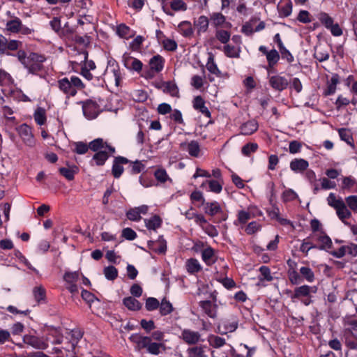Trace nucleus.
Masks as SVG:
<instances>
[{"mask_svg": "<svg viewBox=\"0 0 357 357\" xmlns=\"http://www.w3.org/2000/svg\"><path fill=\"white\" fill-rule=\"evenodd\" d=\"M13 82V78L9 73L0 68V85L9 84Z\"/></svg>", "mask_w": 357, "mask_h": 357, "instance_id": "bf43d9fd", "label": "nucleus"}, {"mask_svg": "<svg viewBox=\"0 0 357 357\" xmlns=\"http://www.w3.org/2000/svg\"><path fill=\"white\" fill-rule=\"evenodd\" d=\"M57 86L68 96H75L77 93V90L71 85L70 80L67 77L59 79L57 82Z\"/></svg>", "mask_w": 357, "mask_h": 357, "instance_id": "ddd939ff", "label": "nucleus"}, {"mask_svg": "<svg viewBox=\"0 0 357 357\" xmlns=\"http://www.w3.org/2000/svg\"><path fill=\"white\" fill-rule=\"evenodd\" d=\"M209 344L213 348H220L225 344V340L219 336L211 335L208 338Z\"/></svg>", "mask_w": 357, "mask_h": 357, "instance_id": "49530a36", "label": "nucleus"}, {"mask_svg": "<svg viewBox=\"0 0 357 357\" xmlns=\"http://www.w3.org/2000/svg\"><path fill=\"white\" fill-rule=\"evenodd\" d=\"M317 241L321 243L319 245H317L319 250L328 251L333 248L331 238L324 231H322L321 234L317 236Z\"/></svg>", "mask_w": 357, "mask_h": 357, "instance_id": "4be33fe9", "label": "nucleus"}, {"mask_svg": "<svg viewBox=\"0 0 357 357\" xmlns=\"http://www.w3.org/2000/svg\"><path fill=\"white\" fill-rule=\"evenodd\" d=\"M308 166V162L302 158L294 159L290 162L291 169L296 173H303L307 169Z\"/></svg>", "mask_w": 357, "mask_h": 357, "instance_id": "dca6fc26", "label": "nucleus"}, {"mask_svg": "<svg viewBox=\"0 0 357 357\" xmlns=\"http://www.w3.org/2000/svg\"><path fill=\"white\" fill-rule=\"evenodd\" d=\"M148 246L150 250L158 254H165L167 250V242L162 236H160L155 241H149Z\"/></svg>", "mask_w": 357, "mask_h": 357, "instance_id": "f8f14e48", "label": "nucleus"}, {"mask_svg": "<svg viewBox=\"0 0 357 357\" xmlns=\"http://www.w3.org/2000/svg\"><path fill=\"white\" fill-rule=\"evenodd\" d=\"M131 165V173L132 174H137L140 173L144 169V165L139 160H136L135 162H130Z\"/></svg>", "mask_w": 357, "mask_h": 357, "instance_id": "052dcab7", "label": "nucleus"}, {"mask_svg": "<svg viewBox=\"0 0 357 357\" xmlns=\"http://www.w3.org/2000/svg\"><path fill=\"white\" fill-rule=\"evenodd\" d=\"M156 180L160 183H165L169 179L167 172L164 169H158L154 173Z\"/></svg>", "mask_w": 357, "mask_h": 357, "instance_id": "864d4df0", "label": "nucleus"}, {"mask_svg": "<svg viewBox=\"0 0 357 357\" xmlns=\"http://www.w3.org/2000/svg\"><path fill=\"white\" fill-rule=\"evenodd\" d=\"M199 306L204 312L210 317L215 318L217 315V305L213 304L210 301H203L199 302Z\"/></svg>", "mask_w": 357, "mask_h": 357, "instance_id": "6ab92c4d", "label": "nucleus"}, {"mask_svg": "<svg viewBox=\"0 0 357 357\" xmlns=\"http://www.w3.org/2000/svg\"><path fill=\"white\" fill-rule=\"evenodd\" d=\"M103 273L109 280H114L118 277V270L114 266H109L104 268Z\"/></svg>", "mask_w": 357, "mask_h": 357, "instance_id": "58836bf2", "label": "nucleus"}, {"mask_svg": "<svg viewBox=\"0 0 357 357\" xmlns=\"http://www.w3.org/2000/svg\"><path fill=\"white\" fill-rule=\"evenodd\" d=\"M338 133L342 141H344L347 144L352 147L354 146L352 133L349 129L344 128H340L338 129Z\"/></svg>", "mask_w": 357, "mask_h": 357, "instance_id": "c756f323", "label": "nucleus"}, {"mask_svg": "<svg viewBox=\"0 0 357 357\" xmlns=\"http://www.w3.org/2000/svg\"><path fill=\"white\" fill-rule=\"evenodd\" d=\"M261 278H259L260 280H266V281H271L273 280V277L271 274L270 268L268 266H262L259 268Z\"/></svg>", "mask_w": 357, "mask_h": 357, "instance_id": "6e6d98bb", "label": "nucleus"}, {"mask_svg": "<svg viewBox=\"0 0 357 357\" xmlns=\"http://www.w3.org/2000/svg\"><path fill=\"white\" fill-rule=\"evenodd\" d=\"M314 57L319 62H323L329 59V53L324 46H319L315 48Z\"/></svg>", "mask_w": 357, "mask_h": 357, "instance_id": "cd10ccee", "label": "nucleus"}, {"mask_svg": "<svg viewBox=\"0 0 357 357\" xmlns=\"http://www.w3.org/2000/svg\"><path fill=\"white\" fill-rule=\"evenodd\" d=\"M84 115L89 119H93L98 115V105L91 100L82 102Z\"/></svg>", "mask_w": 357, "mask_h": 357, "instance_id": "7ed1b4c3", "label": "nucleus"}, {"mask_svg": "<svg viewBox=\"0 0 357 357\" xmlns=\"http://www.w3.org/2000/svg\"><path fill=\"white\" fill-rule=\"evenodd\" d=\"M180 149L181 150H187L189 154L193 157H197L200 151L199 144L195 140H192L189 143H181Z\"/></svg>", "mask_w": 357, "mask_h": 357, "instance_id": "2eb2a0df", "label": "nucleus"}, {"mask_svg": "<svg viewBox=\"0 0 357 357\" xmlns=\"http://www.w3.org/2000/svg\"><path fill=\"white\" fill-rule=\"evenodd\" d=\"M338 218L344 223L345 219L349 218L351 216V211L347 208L344 202L342 203L340 206L335 209Z\"/></svg>", "mask_w": 357, "mask_h": 357, "instance_id": "7c9ffc66", "label": "nucleus"}, {"mask_svg": "<svg viewBox=\"0 0 357 357\" xmlns=\"http://www.w3.org/2000/svg\"><path fill=\"white\" fill-rule=\"evenodd\" d=\"M208 62L206 63V68L207 70L214 74V75H220V71L219 70L217 65L215 64V63L214 62V56L212 53H209L208 54Z\"/></svg>", "mask_w": 357, "mask_h": 357, "instance_id": "c9c22d12", "label": "nucleus"}, {"mask_svg": "<svg viewBox=\"0 0 357 357\" xmlns=\"http://www.w3.org/2000/svg\"><path fill=\"white\" fill-rule=\"evenodd\" d=\"M215 36L222 43L226 44L229 40L230 33L225 30H218L216 31Z\"/></svg>", "mask_w": 357, "mask_h": 357, "instance_id": "603ef678", "label": "nucleus"}, {"mask_svg": "<svg viewBox=\"0 0 357 357\" xmlns=\"http://www.w3.org/2000/svg\"><path fill=\"white\" fill-rule=\"evenodd\" d=\"M129 340L135 344V349L138 351L147 347L149 341H151V337L149 336H142L138 333L132 334Z\"/></svg>", "mask_w": 357, "mask_h": 357, "instance_id": "6e6552de", "label": "nucleus"}, {"mask_svg": "<svg viewBox=\"0 0 357 357\" xmlns=\"http://www.w3.org/2000/svg\"><path fill=\"white\" fill-rule=\"evenodd\" d=\"M123 61L125 67L129 70L139 73L142 69V63L139 59L130 56L128 54H123Z\"/></svg>", "mask_w": 357, "mask_h": 357, "instance_id": "39448f33", "label": "nucleus"}, {"mask_svg": "<svg viewBox=\"0 0 357 357\" xmlns=\"http://www.w3.org/2000/svg\"><path fill=\"white\" fill-rule=\"evenodd\" d=\"M158 89L163 88L165 93H169L173 97L178 96V89L176 84L172 82H163L160 85H157Z\"/></svg>", "mask_w": 357, "mask_h": 357, "instance_id": "f3484780", "label": "nucleus"}, {"mask_svg": "<svg viewBox=\"0 0 357 357\" xmlns=\"http://www.w3.org/2000/svg\"><path fill=\"white\" fill-rule=\"evenodd\" d=\"M258 129V123L255 120L245 122L241 126V133L243 135H250Z\"/></svg>", "mask_w": 357, "mask_h": 357, "instance_id": "5701e85b", "label": "nucleus"}, {"mask_svg": "<svg viewBox=\"0 0 357 357\" xmlns=\"http://www.w3.org/2000/svg\"><path fill=\"white\" fill-rule=\"evenodd\" d=\"M188 357H204V351L202 347H193L188 349Z\"/></svg>", "mask_w": 357, "mask_h": 357, "instance_id": "8fccbe9b", "label": "nucleus"}, {"mask_svg": "<svg viewBox=\"0 0 357 357\" xmlns=\"http://www.w3.org/2000/svg\"><path fill=\"white\" fill-rule=\"evenodd\" d=\"M208 19L204 15H202L198 18L197 22H195V25L198 26V32H205L207 31L208 27Z\"/></svg>", "mask_w": 357, "mask_h": 357, "instance_id": "ea45409f", "label": "nucleus"}, {"mask_svg": "<svg viewBox=\"0 0 357 357\" xmlns=\"http://www.w3.org/2000/svg\"><path fill=\"white\" fill-rule=\"evenodd\" d=\"M178 28L180 29L182 35L185 37H189L193 34L192 24L189 21L181 22L178 25Z\"/></svg>", "mask_w": 357, "mask_h": 357, "instance_id": "f704fd0d", "label": "nucleus"}, {"mask_svg": "<svg viewBox=\"0 0 357 357\" xmlns=\"http://www.w3.org/2000/svg\"><path fill=\"white\" fill-rule=\"evenodd\" d=\"M211 20L213 22V24L217 27L225 22L226 18L225 17L220 13H213L211 15Z\"/></svg>", "mask_w": 357, "mask_h": 357, "instance_id": "a18cd8bd", "label": "nucleus"}, {"mask_svg": "<svg viewBox=\"0 0 357 357\" xmlns=\"http://www.w3.org/2000/svg\"><path fill=\"white\" fill-rule=\"evenodd\" d=\"M293 4L291 0H281V4L278 6V10L280 17H287L292 12Z\"/></svg>", "mask_w": 357, "mask_h": 357, "instance_id": "aec40b11", "label": "nucleus"}, {"mask_svg": "<svg viewBox=\"0 0 357 357\" xmlns=\"http://www.w3.org/2000/svg\"><path fill=\"white\" fill-rule=\"evenodd\" d=\"M23 342L38 349H45L48 344L41 338L36 336L26 335L23 337Z\"/></svg>", "mask_w": 357, "mask_h": 357, "instance_id": "1a4fd4ad", "label": "nucleus"}, {"mask_svg": "<svg viewBox=\"0 0 357 357\" xmlns=\"http://www.w3.org/2000/svg\"><path fill=\"white\" fill-rule=\"evenodd\" d=\"M328 204L335 209L337 208L340 205L344 202L342 199H337L333 193H330L327 198Z\"/></svg>", "mask_w": 357, "mask_h": 357, "instance_id": "5fc2aeb1", "label": "nucleus"}, {"mask_svg": "<svg viewBox=\"0 0 357 357\" xmlns=\"http://www.w3.org/2000/svg\"><path fill=\"white\" fill-rule=\"evenodd\" d=\"M95 152L96 153L93 155L92 160L95 161L97 166L104 165L109 157L114 153L109 151L107 148L100 149Z\"/></svg>", "mask_w": 357, "mask_h": 357, "instance_id": "9d476101", "label": "nucleus"}, {"mask_svg": "<svg viewBox=\"0 0 357 357\" xmlns=\"http://www.w3.org/2000/svg\"><path fill=\"white\" fill-rule=\"evenodd\" d=\"M350 103V100L347 98L339 96L335 102V108L337 111L340 110L342 107H346Z\"/></svg>", "mask_w": 357, "mask_h": 357, "instance_id": "338daca9", "label": "nucleus"}, {"mask_svg": "<svg viewBox=\"0 0 357 357\" xmlns=\"http://www.w3.org/2000/svg\"><path fill=\"white\" fill-rule=\"evenodd\" d=\"M45 60L46 58L44 55L31 52L29 55V61L25 68H27L29 73L37 74L43 70V63Z\"/></svg>", "mask_w": 357, "mask_h": 357, "instance_id": "f03ea898", "label": "nucleus"}, {"mask_svg": "<svg viewBox=\"0 0 357 357\" xmlns=\"http://www.w3.org/2000/svg\"><path fill=\"white\" fill-rule=\"evenodd\" d=\"M269 84L275 90L282 91L287 89L289 85V81L284 77L273 75L269 78Z\"/></svg>", "mask_w": 357, "mask_h": 357, "instance_id": "0eeeda50", "label": "nucleus"}, {"mask_svg": "<svg viewBox=\"0 0 357 357\" xmlns=\"http://www.w3.org/2000/svg\"><path fill=\"white\" fill-rule=\"evenodd\" d=\"M163 47L165 50L174 52L177 49V43L172 39H165L162 41Z\"/></svg>", "mask_w": 357, "mask_h": 357, "instance_id": "680f3d73", "label": "nucleus"}, {"mask_svg": "<svg viewBox=\"0 0 357 357\" xmlns=\"http://www.w3.org/2000/svg\"><path fill=\"white\" fill-rule=\"evenodd\" d=\"M33 296L35 298V300L39 303L41 301L45 300L46 296V291L45 289L42 287H36L33 288Z\"/></svg>", "mask_w": 357, "mask_h": 357, "instance_id": "de8ad7c7", "label": "nucleus"}, {"mask_svg": "<svg viewBox=\"0 0 357 357\" xmlns=\"http://www.w3.org/2000/svg\"><path fill=\"white\" fill-rule=\"evenodd\" d=\"M181 337L188 344H195L199 341L200 334L189 329H185L181 333Z\"/></svg>", "mask_w": 357, "mask_h": 357, "instance_id": "4468645a", "label": "nucleus"}, {"mask_svg": "<svg viewBox=\"0 0 357 357\" xmlns=\"http://www.w3.org/2000/svg\"><path fill=\"white\" fill-rule=\"evenodd\" d=\"M202 257L203 261L208 266L212 265L216 261V257L215 256L214 250L211 247H208L202 250Z\"/></svg>", "mask_w": 357, "mask_h": 357, "instance_id": "393cba45", "label": "nucleus"}, {"mask_svg": "<svg viewBox=\"0 0 357 357\" xmlns=\"http://www.w3.org/2000/svg\"><path fill=\"white\" fill-rule=\"evenodd\" d=\"M193 107L195 109L199 110L205 116L210 118L211 112L205 106V101L202 96H198L194 98Z\"/></svg>", "mask_w": 357, "mask_h": 357, "instance_id": "412c9836", "label": "nucleus"}, {"mask_svg": "<svg viewBox=\"0 0 357 357\" xmlns=\"http://www.w3.org/2000/svg\"><path fill=\"white\" fill-rule=\"evenodd\" d=\"M159 307L160 313L162 316H166L170 314L174 310V307L172 303L165 298H164L162 300L161 303H160Z\"/></svg>", "mask_w": 357, "mask_h": 357, "instance_id": "72a5a7b5", "label": "nucleus"}, {"mask_svg": "<svg viewBox=\"0 0 357 357\" xmlns=\"http://www.w3.org/2000/svg\"><path fill=\"white\" fill-rule=\"evenodd\" d=\"M187 270L190 273H197L200 271L201 266L196 259L191 258L187 261Z\"/></svg>", "mask_w": 357, "mask_h": 357, "instance_id": "a19ab883", "label": "nucleus"}, {"mask_svg": "<svg viewBox=\"0 0 357 357\" xmlns=\"http://www.w3.org/2000/svg\"><path fill=\"white\" fill-rule=\"evenodd\" d=\"M205 213L211 216H213L222 211V209L218 202H206L204 204Z\"/></svg>", "mask_w": 357, "mask_h": 357, "instance_id": "2f4dec72", "label": "nucleus"}, {"mask_svg": "<svg viewBox=\"0 0 357 357\" xmlns=\"http://www.w3.org/2000/svg\"><path fill=\"white\" fill-rule=\"evenodd\" d=\"M169 6L174 11H185L188 9L187 4L182 0L171 1Z\"/></svg>", "mask_w": 357, "mask_h": 357, "instance_id": "4c0bfd02", "label": "nucleus"}, {"mask_svg": "<svg viewBox=\"0 0 357 357\" xmlns=\"http://www.w3.org/2000/svg\"><path fill=\"white\" fill-rule=\"evenodd\" d=\"M160 303L155 298L149 297L146 300L145 307L148 311H153L159 307Z\"/></svg>", "mask_w": 357, "mask_h": 357, "instance_id": "3c124183", "label": "nucleus"}, {"mask_svg": "<svg viewBox=\"0 0 357 357\" xmlns=\"http://www.w3.org/2000/svg\"><path fill=\"white\" fill-rule=\"evenodd\" d=\"M258 145L256 143H248L242 147L241 152L245 156L257 151Z\"/></svg>", "mask_w": 357, "mask_h": 357, "instance_id": "09e8293b", "label": "nucleus"}, {"mask_svg": "<svg viewBox=\"0 0 357 357\" xmlns=\"http://www.w3.org/2000/svg\"><path fill=\"white\" fill-rule=\"evenodd\" d=\"M166 346L163 342H153L149 341L147 344L146 351L148 353L153 355H158L161 351H165Z\"/></svg>", "mask_w": 357, "mask_h": 357, "instance_id": "b1692460", "label": "nucleus"}, {"mask_svg": "<svg viewBox=\"0 0 357 357\" xmlns=\"http://www.w3.org/2000/svg\"><path fill=\"white\" fill-rule=\"evenodd\" d=\"M75 149L74 151L77 154H85L89 149L92 151H98L100 149L107 148L112 153H115L116 149L114 146L105 142L102 138H97L89 142V144L83 142L75 143Z\"/></svg>", "mask_w": 357, "mask_h": 357, "instance_id": "f257e3e1", "label": "nucleus"}, {"mask_svg": "<svg viewBox=\"0 0 357 357\" xmlns=\"http://www.w3.org/2000/svg\"><path fill=\"white\" fill-rule=\"evenodd\" d=\"M340 77L337 74H333L331 80L327 84V88L324 91V96H330L333 94L336 91L337 84L339 82Z\"/></svg>", "mask_w": 357, "mask_h": 357, "instance_id": "bb28decb", "label": "nucleus"}, {"mask_svg": "<svg viewBox=\"0 0 357 357\" xmlns=\"http://www.w3.org/2000/svg\"><path fill=\"white\" fill-rule=\"evenodd\" d=\"M130 29L129 26H126L125 24H121L117 27V33L121 38H128L133 36V34L130 33Z\"/></svg>", "mask_w": 357, "mask_h": 357, "instance_id": "37998d69", "label": "nucleus"}, {"mask_svg": "<svg viewBox=\"0 0 357 357\" xmlns=\"http://www.w3.org/2000/svg\"><path fill=\"white\" fill-rule=\"evenodd\" d=\"M224 52L225 55L231 58H237L239 56L238 52L234 46L227 45L224 47Z\"/></svg>", "mask_w": 357, "mask_h": 357, "instance_id": "13d9d810", "label": "nucleus"}, {"mask_svg": "<svg viewBox=\"0 0 357 357\" xmlns=\"http://www.w3.org/2000/svg\"><path fill=\"white\" fill-rule=\"evenodd\" d=\"M130 160L123 156L114 158L112 168V173L114 178H119L123 172V164L129 163Z\"/></svg>", "mask_w": 357, "mask_h": 357, "instance_id": "423d86ee", "label": "nucleus"}, {"mask_svg": "<svg viewBox=\"0 0 357 357\" xmlns=\"http://www.w3.org/2000/svg\"><path fill=\"white\" fill-rule=\"evenodd\" d=\"M144 222L148 229L156 230L161 227L162 219L158 215H155L150 219H145Z\"/></svg>", "mask_w": 357, "mask_h": 357, "instance_id": "c85d7f7f", "label": "nucleus"}, {"mask_svg": "<svg viewBox=\"0 0 357 357\" xmlns=\"http://www.w3.org/2000/svg\"><path fill=\"white\" fill-rule=\"evenodd\" d=\"M313 289L314 287L308 285H303L296 287L294 289V294L291 296V298L292 301H294V299L301 300V298L305 297H310V294L315 292V290H313Z\"/></svg>", "mask_w": 357, "mask_h": 357, "instance_id": "9b49d317", "label": "nucleus"}, {"mask_svg": "<svg viewBox=\"0 0 357 357\" xmlns=\"http://www.w3.org/2000/svg\"><path fill=\"white\" fill-rule=\"evenodd\" d=\"M22 24V21L19 18L15 17V19L7 22L6 30L10 33H17L20 31Z\"/></svg>", "mask_w": 357, "mask_h": 357, "instance_id": "473e14b6", "label": "nucleus"}, {"mask_svg": "<svg viewBox=\"0 0 357 357\" xmlns=\"http://www.w3.org/2000/svg\"><path fill=\"white\" fill-rule=\"evenodd\" d=\"M17 132L25 144L29 146L33 145L34 138L30 126L22 124L17 128Z\"/></svg>", "mask_w": 357, "mask_h": 357, "instance_id": "20e7f679", "label": "nucleus"}, {"mask_svg": "<svg viewBox=\"0 0 357 357\" xmlns=\"http://www.w3.org/2000/svg\"><path fill=\"white\" fill-rule=\"evenodd\" d=\"M301 278H305L307 282H312L314 280V274L310 267L303 266L300 269Z\"/></svg>", "mask_w": 357, "mask_h": 357, "instance_id": "79ce46f5", "label": "nucleus"}, {"mask_svg": "<svg viewBox=\"0 0 357 357\" xmlns=\"http://www.w3.org/2000/svg\"><path fill=\"white\" fill-rule=\"evenodd\" d=\"M211 191L220 193L222 189V185L220 181L211 180L208 181Z\"/></svg>", "mask_w": 357, "mask_h": 357, "instance_id": "69168bd1", "label": "nucleus"}, {"mask_svg": "<svg viewBox=\"0 0 357 357\" xmlns=\"http://www.w3.org/2000/svg\"><path fill=\"white\" fill-rule=\"evenodd\" d=\"M288 276H289V281L293 284H298V283H300L303 280L301 276L294 269L289 270V271H288Z\"/></svg>", "mask_w": 357, "mask_h": 357, "instance_id": "4d7b16f0", "label": "nucleus"}, {"mask_svg": "<svg viewBox=\"0 0 357 357\" xmlns=\"http://www.w3.org/2000/svg\"><path fill=\"white\" fill-rule=\"evenodd\" d=\"M346 203L349 208L354 211L357 210V196L351 195L347 197L346 199Z\"/></svg>", "mask_w": 357, "mask_h": 357, "instance_id": "774afa93", "label": "nucleus"}, {"mask_svg": "<svg viewBox=\"0 0 357 357\" xmlns=\"http://www.w3.org/2000/svg\"><path fill=\"white\" fill-rule=\"evenodd\" d=\"M34 119L40 126L45 124L46 121L45 109L41 107L38 108L34 113Z\"/></svg>", "mask_w": 357, "mask_h": 357, "instance_id": "c03bdc74", "label": "nucleus"}, {"mask_svg": "<svg viewBox=\"0 0 357 357\" xmlns=\"http://www.w3.org/2000/svg\"><path fill=\"white\" fill-rule=\"evenodd\" d=\"M59 173L68 181H73L75 177V172L71 169L61 167L59 169Z\"/></svg>", "mask_w": 357, "mask_h": 357, "instance_id": "0e129e2a", "label": "nucleus"}, {"mask_svg": "<svg viewBox=\"0 0 357 357\" xmlns=\"http://www.w3.org/2000/svg\"><path fill=\"white\" fill-rule=\"evenodd\" d=\"M266 59L269 68H273L280 59V54L275 50H271L267 54Z\"/></svg>", "mask_w": 357, "mask_h": 357, "instance_id": "e433bc0d", "label": "nucleus"}, {"mask_svg": "<svg viewBox=\"0 0 357 357\" xmlns=\"http://www.w3.org/2000/svg\"><path fill=\"white\" fill-rule=\"evenodd\" d=\"M79 278V272H66L63 275V280L68 283H74Z\"/></svg>", "mask_w": 357, "mask_h": 357, "instance_id": "e2e57ef3", "label": "nucleus"}, {"mask_svg": "<svg viewBox=\"0 0 357 357\" xmlns=\"http://www.w3.org/2000/svg\"><path fill=\"white\" fill-rule=\"evenodd\" d=\"M123 303L128 309L133 311L139 310L142 307V304L132 296L123 298Z\"/></svg>", "mask_w": 357, "mask_h": 357, "instance_id": "a878e982", "label": "nucleus"}, {"mask_svg": "<svg viewBox=\"0 0 357 357\" xmlns=\"http://www.w3.org/2000/svg\"><path fill=\"white\" fill-rule=\"evenodd\" d=\"M165 59L159 54L153 56L149 61L151 70L155 73L160 72L164 67Z\"/></svg>", "mask_w": 357, "mask_h": 357, "instance_id": "a211bd4d", "label": "nucleus"}]
</instances>
